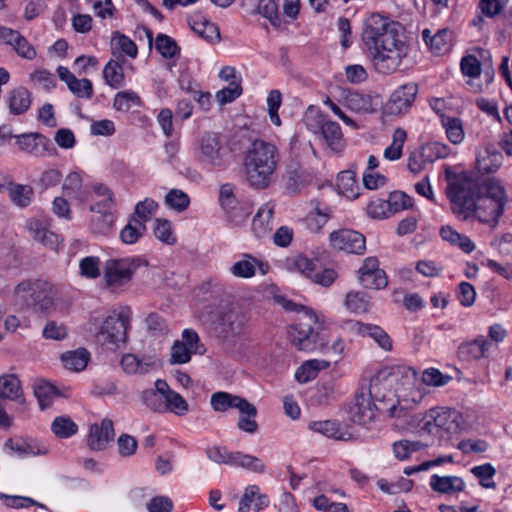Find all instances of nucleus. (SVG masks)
<instances>
[{
	"mask_svg": "<svg viewBox=\"0 0 512 512\" xmlns=\"http://www.w3.org/2000/svg\"><path fill=\"white\" fill-rule=\"evenodd\" d=\"M399 31V23L380 14H372L365 20L362 41L377 72L392 74L406 56V45L400 39Z\"/></svg>",
	"mask_w": 512,
	"mask_h": 512,
	"instance_id": "nucleus-1",
	"label": "nucleus"
},
{
	"mask_svg": "<svg viewBox=\"0 0 512 512\" xmlns=\"http://www.w3.org/2000/svg\"><path fill=\"white\" fill-rule=\"evenodd\" d=\"M279 153L275 145L263 140H255L244 156V167L249 184L257 189H265L279 162Z\"/></svg>",
	"mask_w": 512,
	"mask_h": 512,
	"instance_id": "nucleus-2",
	"label": "nucleus"
},
{
	"mask_svg": "<svg viewBox=\"0 0 512 512\" xmlns=\"http://www.w3.org/2000/svg\"><path fill=\"white\" fill-rule=\"evenodd\" d=\"M508 202V195L499 179L491 178L484 182L483 191L472 210L471 220L495 229Z\"/></svg>",
	"mask_w": 512,
	"mask_h": 512,
	"instance_id": "nucleus-3",
	"label": "nucleus"
},
{
	"mask_svg": "<svg viewBox=\"0 0 512 512\" xmlns=\"http://www.w3.org/2000/svg\"><path fill=\"white\" fill-rule=\"evenodd\" d=\"M482 191L479 182L470 174L466 172L457 174L446 189L453 214L463 221L471 220L472 210Z\"/></svg>",
	"mask_w": 512,
	"mask_h": 512,
	"instance_id": "nucleus-4",
	"label": "nucleus"
},
{
	"mask_svg": "<svg viewBox=\"0 0 512 512\" xmlns=\"http://www.w3.org/2000/svg\"><path fill=\"white\" fill-rule=\"evenodd\" d=\"M229 154L225 137L219 132H204L193 148L194 160L208 168H223L227 164Z\"/></svg>",
	"mask_w": 512,
	"mask_h": 512,
	"instance_id": "nucleus-5",
	"label": "nucleus"
},
{
	"mask_svg": "<svg viewBox=\"0 0 512 512\" xmlns=\"http://www.w3.org/2000/svg\"><path fill=\"white\" fill-rule=\"evenodd\" d=\"M141 257H123L108 259L103 266V282L112 293H119L132 281L135 272L141 266H147Z\"/></svg>",
	"mask_w": 512,
	"mask_h": 512,
	"instance_id": "nucleus-6",
	"label": "nucleus"
},
{
	"mask_svg": "<svg viewBox=\"0 0 512 512\" xmlns=\"http://www.w3.org/2000/svg\"><path fill=\"white\" fill-rule=\"evenodd\" d=\"M459 414L456 410L438 407L430 409L422 418L421 431L438 439L448 441L459 432Z\"/></svg>",
	"mask_w": 512,
	"mask_h": 512,
	"instance_id": "nucleus-7",
	"label": "nucleus"
},
{
	"mask_svg": "<svg viewBox=\"0 0 512 512\" xmlns=\"http://www.w3.org/2000/svg\"><path fill=\"white\" fill-rule=\"evenodd\" d=\"M130 316V309L128 307H121L106 317L97 334L101 345L109 350H115L123 346L127 339Z\"/></svg>",
	"mask_w": 512,
	"mask_h": 512,
	"instance_id": "nucleus-8",
	"label": "nucleus"
},
{
	"mask_svg": "<svg viewBox=\"0 0 512 512\" xmlns=\"http://www.w3.org/2000/svg\"><path fill=\"white\" fill-rule=\"evenodd\" d=\"M15 294L43 314H48L53 310L57 295L52 284L39 279L20 282L15 288Z\"/></svg>",
	"mask_w": 512,
	"mask_h": 512,
	"instance_id": "nucleus-9",
	"label": "nucleus"
},
{
	"mask_svg": "<svg viewBox=\"0 0 512 512\" xmlns=\"http://www.w3.org/2000/svg\"><path fill=\"white\" fill-rule=\"evenodd\" d=\"M305 123L309 130L316 133L319 131L327 144L333 151H339L343 148V134L340 125L337 122L327 120L323 113L313 106H309L305 113Z\"/></svg>",
	"mask_w": 512,
	"mask_h": 512,
	"instance_id": "nucleus-10",
	"label": "nucleus"
},
{
	"mask_svg": "<svg viewBox=\"0 0 512 512\" xmlns=\"http://www.w3.org/2000/svg\"><path fill=\"white\" fill-rule=\"evenodd\" d=\"M304 314L298 322L288 330L290 342L300 351L312 352L317 349L318 335L312 328V323L318 320L317 315L306 307H302Z\"/></svg>",
	"mask_w": 512,
	"mask_h": 512,
	"instance_id": "nucleus-11",
	"label": "nucleus"
},
{
	"mask_svg": "<svg viewBox=\"0 0 512 512\" xmlns=\"http://www.w3.org/2000/svg\"><path fill=\"white\" fill-rule=\"evenodd\" d=\"M246 317L237 308H223L217 312L211 323L215 335L223 340L240 336L245 328Z\"/></svg>",
	"mask_w": 512,
	"mask_h": 512,
	"instance_id": "nucleus-12",
	"label": "nucleus"
},
{
	"mask_svg": "<svg viewBox=\"0 0 512 512\" xmlns=\"http://www.w3.org/2000/svg\"><path fill=\"white\" fill-rule=\"evenodd\" d=\"M206 455L211 461L217 464L241 467L255 473H263L265 471V464L261 459L239 451L229 452L225 447H208L206 449Z\"/></svg>",
	"mask_w": 512,
	"mask_h": 512,
	"instance_id": "nucleus-13",
	"label": "nucleus"
},
{
	"mask_svg": "<svg viewBox=\"0 0 512 512\" xmlns=\"http://www.w3.org/2000/svg\"><path fill=\"white\" fill-rule=\"evenodd\" d=\"M329 244L332 249L350 254L361 255L366 250V239L358 231L352 229H339L329 235Z\"/></svg>",
	"mask_w": 512,
	"mask_h": 512,
	"instance_id": "nucleus-14",
	"label": "nucleus"
},
{
	"mask_svg": "<svg viewBox=\"0 0 512 512\" xmlns=\"http://www.w3.org/2000/svg\"><path fill=\"white\" fill-rule=\"evenodd\" d=\"M418 93V85L414 82L403 84L397 88L386 103L389 115H402L410 109Z\"/></svg>",
	"mask_w": 512,
	"mask_h": 512,
	"instance_id": "nucleus-15",
	"label": "nucleus"
},
{
	"mask_svg": "<svg viewBox=\"0 0 512 512\" xmlns=\"http://www.w3.org/2000/svg\"><path fill=\"white\" fill-rule=\"evenodd\" d=\"M358 280L367 289L380 290L387 286L388 279L384 270L379 268L376 257H367L358 270Z\"/></svg>",
	"mask_w": 512,
	"mask_h": 512,
	"instance_id": "nucleus-16",
	"label": "nucleus"
},
{
	"mask_svg": "<svg viewBox=\"0 0 512 512\" xmlns=\"http://www.w3.org/2000/svg\"><path fill=\"white\" fill-rule=\"evenodd\" d=\"M384 390L385 384L382 382L380 377H374L370 381L367 397L370 398V401L376 410L388 412L390 416H395L397 401L394 400V395L391 391Z\"/></svg>",
	"mask_w": 512,
	"mask_h": 512,
	"instance_id": "nucleus-17",
	"label": "nucleus"
},
{
	"mask_svg": "<svg viewBox=\"0 0 512 512\" xmlns=\"http://www.w3.org/2000/svg\"><path fill=\"white\" fill-rule=\"evenodd\" d=\"M155 387L164 400L163 412L169 411L177 416H184L189 411L187 401L179 393L170 389L165 380H156Z\"/></svg>",
	"mask_w": 512,
	"mask_h": 512,
	"instance_id": "nucleus-18",
	"label": "nucleus"
},
{
	"mask_svg": "<svg viewBox=\"0 0 512 512\" xmlns=\"http://www.w3.org/2000/svg\"><path fill=\"white\" fill-rule=\"evenodd\" d=\"M257 270L261 275H265L269 271V264L247 253L243 254L241 259L236 261L229 269L234 277L244 279L254 277Z\"/></svg>",
	"mask_w": 512,
	"mask_h": 512,
	"instance_id": "nucleus-19",
	"label": "nucleus"
},
{
	"mask_svg": "<svg viewBox=\"0 0 512 512\" xmlns=\"http://www.w3.org/2000/svg\"><path fill=\"white\" fill-rule=\"evenodd\" d=\"M211 406L215 411L224 412L236 408L240 412L255 413V406L245 398L227 392H215L211 395Z\"/></svg>",
	"mask_w": 512,
	"mask_h": 512,
	"instance_id": "nucleus-20",
	"label": "nucleus"
},
{
	"mask_svg": "<svg viewBox=\"0 0 512 512\" xmlns=\"http://www.w3.org/2000/svg\"><path fill=\"white\" fill-rule=\"evenodd\" d=\"M121 367L127 374H147L160 367L159 360L152 355L139 358L137 355L127 353L122 356Z\"/></svg>",
	"mask_w": 512,
	"mask_h": 512,
	"instance_id": "nucleus-21",
	"label": "nucleus"
},
{
	"mask_svg": "<svg viewBox=\"0 0 512 512\" xmlns=\"http://www.w3.org/2000/svg\"><path fill=\"white\" fill-rule=\"evenodd\" d=\"M348 330L369 336L385 351L392 349V340L390 336L379 326L372 324H364L356 320H350L345 323Z\"/></svg>",
	"mask_w": 512,
	"mask_h": 512,
	"instance_id": "nucleus-22",
	"label": "nucleus"
},
{
	"mask_svg": "<svg viewBox=\"0 0 512 512\" xmlns=\"http://www.w3.org/2000/svg\"><path fill=\"white\" fill-rule=\"evenodd\" d=\"M114 438L113 422L110 419H103L100 424L90 426L87 444L91 450H104L107 444Z\"/></svg>",
	"mask_w": 512,
	"mask_h": 512,
	"instance_id": "nucleus-23",
	"label": "nucleus"
},
{
	"mask_svg": "<svg viewBox=\"0 0 512 512\" xmlns=\"http://www.w3.org/2000/svg\"><path fill=\"white\" fill-rule=\"evenodd\" d=\"M16 143L22 152L41 157L51 146L50 140L40 133H25L15 136Z\"/></svg>",
	"mask_w": 512,
	"mask_h": 512,
	"instance_id": "nucleus-24",
	"label": "nucleus"
},
{
	"mask_svg": "<svg viewBox=\"0 0 512 512\" xmlns=\"http://www.w3.org/2000/svg\"><path fill=\"white\" fill-rule=\"evenodd\" d=\"M502 163L503 155L494 145H486L477 153L476 167L481 174L495 173Z\"/></svg>",
	"mask_w": 512,
	"mask_h": 512,
	"instance_id": "nucleus-25",
	"label": "nucleus"
},
{
	"mask_svg": "<svg viewBox=\"0 0 512 512\" xmlns=\"http://www.w3.org/2000/svg\"><path fill=\"white\" fill-rule=\"evenodd\" d=\"M309 429L313 432L322 434L328 438L339 441H349L353 438L352 433L348 428L338 421L321 420L309 423Z\"/></svg>",
	"mask_w": 512,
	"mask_h": 512,
	"instance_id": "nucleus-26",
	"label": "nucleus"
},
{
	"mask_svg": "<svg viewBox=\"0 0 512 512\" xmlns=\"http://www.w3.org/2000/svg\"><path fill=\"white\" fill-rule=\"evenodd\" d=\"M491 343L485 336H478L472 341L463 342L457 350L458 358L461 361H474L486 357Z\"/></svg>",
	"mask_w": 512,
	"mask_h": 512,
	"instance_id": "nucleus-27",
	"label": "nucleus"
},
{
	"mask_svg": "<svg viewBox=\"0 0 512 512\" xmlns=\"http://www.w3.org/2000/svg\"><path fill=\"white\" fill-rule=\"evenodd\" d=\"M269 505V498L266 494L260 493L257 485H249L239 502V512H259Z\"/></svg>",
	"mask_w": 512,
	"mask_h": 512,
	"instance_id": "nucleus-28",
	"label": "nucleus"
},
{
	"mask_svg": "<svg viewBox=\"0 0 512 512\" xmlns=\"http://www.w3.org/2000/svg\"><path fill=\"white\" fill-rule=\"evenodd\" d=\"M374 410L376 409L372 405L370 398L364 393H359L355 396L354 402L350 407V418L354 423L366 425L374 419Z\"/></svg>",
	"mask_w": 512,
	"mask_h": 512,
	"instance_id": "nucleus-29",
	"label": "nucleus"
},
{
	"mask_svg": "<svg viewBox=\"0 0 512 512\" xmlns=\"http://www.w3.org/2000/svg\"><path fill=\"white\" fill-rule=\"evenodd\" d=\"M6 103L11 114L21 115L30 108L32 95L27 88L19 86L8 92Z\"/></svg>",
	"mask_w": 512,
	"mask_h": 512,
	"instance_id": "nucleus-30",
	"label": "nucleus"
},
{
	"mask_svg": "<svg viewBox=\"0 0 512 512\" xmlns=\"http://www.w3.org/2000/svg\"><path fill=\"white\" fill-rule=\"evenodd\" d=\"M430 487L433 491L441 494H452L462 492L465 489V482L459 476L433 474L430 478Z\"/></svg>",
	"mask_w": 512,
	"mask_h": 512,
	"instance_id": "nucleus-31",
	"label": "nucleus"
},
{
	"mask_svg": "<svg viewBox=\"0 0 512 512\" xmlns=\"http://www.w3.org/2000/svg\"><path fill=\"white\" fill-rule=\"evenodd\" d=\"M125 59L122 55L110 59L103 69V78L107 85L113 89H118L124 85V70L122 67Z\"/></svg>",
	"mask_w": 512,
	"mask_h": 512,
	"instance_id": "nucleus-32",
	"label": "nucleus"
},
{
	"mask_svg": "<svg viewBox=\"0 0 512 512\" xmlns=\"http://www.w3.org/2000/svg\"><path fill=\"white\" fill-rule=\"evenodd\" d=\"M439 234L442 240L448 242L452 246L458 247L464 253L470 254L476 248V245L468 236L457 232L450 225L442 226L440 228Z\"/></svg>",
	"mask_w": 512,
	"mask_h": 512,
	"instance_id": "nucleus-33",
	"label": "nucleus"
},
{
	"mask_svg": "<svg viewBox=\"0 0 512 512\" xmlns=\"http://www.w3.org/2000/svg\"><path fill=\"white\" fill-rule=\"evenodd\" d=\"M4 445L19 457L36 456L46 454L48 452V448L46 446L39 447L35 443L27 442L21 438H10L6 440Z\"/></svg>",
	"mask_w": 512,
	"mask_h": 512,
	"instance_id": "nucleus-34",
	"label": "nucleus"
},
{
	"mask_svg": "<svg viewBox=\"0 0 512 512\" xmlns=\"http://www.w3.org/2000/svg\"><path fill=\"white\" fill-rule=\"evenodd\" d=\"M90 353L85 348H78L72 351H66L61 355V361L63 366L74 372L83 371L89 361H90Z\"/></svg>",
	"mask_w": 512,
	"mask_h": 512,
	"instance_id": "nucleus-35",
	"label": "nucleus"
},
{
	"mask_svg": "<svg viewBox=\"0 0 512 512\" xmlns=\"http://www.w3.org/2000/svg\"><path fill=\"white\" fill-rule=\"evenodd\" d=\"M284 265L287 270L298 272L304 277L311 279L316 270L317 262L303 254H297L287 257L284 261Z\"/></svg>",
	"mask_w": 512,
	"mask_h": 512,
	"instance_id": "nucleus-36",
	"label": "nucleus"
},
{
	"mask_svg": "<svg viewBox=\"0 0 512 512\" xmlns=\"http://www.w3.org/2000/svg\"><path fill=\"white\" fill-rule=\"evenodd\" d=\"M331 362L324 359H311L305 361L295 372V377L300 383H307L315 379L318 372L327 369Z\"/></svg>",
	"mask_w": 512,
	"mask_h": 512,
	"instance_id": "nucleus-37",
	"label": "nucleus"
},
{
	"mask_svg": "<svg viewBox=\"0 0 512 512\" xmlns=\"http://www.w3.org/2000/svg\"><path fill=\"white\" fill-rule=\"evenodd\" d=\"M343 102L345 107L357 113L366 114L374 111L372 98L359 92H348L344 96Z\"/></svg>",
	"mask_w": 512,
	"mask_h": 512,
	"instance_id": "nucleus-38",
	"label": "nucleus"
},
{
	"mask_svg": "<svg viewBox=\"0 0 512 512\" xmlns=\"http://www.w3.org/2000/svg\"><path fill=\"white\" fill-rule=\"evenodd\" d=\"M441 124L445 129L448 140L453 144H460L465 137L463 122L458 117L441 114Z\"/></svg>",
	"mask_w": 512,
	"mask_h": 512,
	"instance_id": "nucleus-39",
	"label": "nucleus"
},
{
	"mask_svg": "<svg viewBox=\"0 0 512 512\" xmlns=\"http://www.w3.org/2000/svg\"><path fill=\"white\" fill-rule=\"evenodd\" d=\"M52 433L59 439H67L78 432V425L67 415L54 418L51 423Z\"/></svg>",
	"mask_w": 512,
	"mask_h": 512,
	"instance_id": "nucleus-40",
	"label": "nucleus"
},
{
	"mask_svg": "<svg viewBox=\"0 0 512 512\" xmlns=\"http://www.w3.org/2000/svg\"><path fill=\"white\" fill-rule=\"evenodd\" d=\"M222 210L226 219L235 226L242 225L252 212L248 203L238 200L235 201V204H229V207H222Z\"/></svg>",
	"mask_w": 512,
	"mask_h": 512,
	"instance_id": "nucleus-41",
	"label": "nucleus"
},
{
	"mask_svg": "<svg viewBox=\"0 0 512 512\" xmlns=\"http://www.w3.org/2000/svg\"><path fill=\"white\" fill-rule=\"evenodd\" d=\"M345 307L354 314H363L369 311L371 302L367 293L351 291L345 298Z\"/></svg>",
	"mask_w": 512,
	"mask_h": 512,
	"instance_id": "nucleus-42",
	"label": "nucleus"
},
{
	"mask_svg": "<svg viewBox=\"0 0 512 512\" xmlns=\"http://www.w3.org/2000/svg\"><path fill=\"white\" fill-rule=\"evenodd\" d=\"M275 205L271 202L261 205L253 218L254 230L258 233H265L271 230V221L274 214Z\"/></svg>",
	"mask_w": 512,
	"mask_h": 512,
	"instance_id": "nucleus-43",
	"label": "nucleus"
},
{
	"mask_svg": "<svg viewBox=\"0 0 512 512\" xmlns=\"http://www.w3.org/2000/svg\"><path fill=\"white\" fill-rule=\"evenodd\" d=\"M22 395L21 383L14 374L0 376V396L9 399H18Z\"/></svg>",
	"mask_w": 512,
	"mask_h": 512,
	"instance_id": "nucleus-44",
	"label": "nucleus"
},
{
	"mask_svg": "<svg viewBox=\"0 0 512 512\" xmlns=\"http://www.w3.org/2000/svg\"><path fill=\"white\" fill-rule=\"evenodd\" d=\"M33 195V188L29 185L13 184L9 187L10 199L20 208L29 206L32 202Z\"/></svg>",
	"mask_w": 512,
	"mask_h": 512,
	"instance_id": "nucleus-45",
	"label": "nucleus"
},
{
	"mask_svg": "<svg viewBox=\"0 0 512 512\" xmlns=\"http://www.w3.org/2000/svg\"><path fill=\"white\" fill-rule=\"evenodd\" d=\"M142 101L139 95L132 90L118 92L113 101V107L120 112H127L132 107H139Z\"/></svg>",
	"mask_w": 512,
	"mask_h": 512,
	"instance_id": "nucleus-46",
	"label": "nucleus"
},
{
	"mask_svg": "<svg viewBox=\"0 0 512 512\" xmlns=\"http://www.w3.org/2000/svg\"><path fill=\"white\" fill-rule=\"evenodd\" d=\"M145 230L146 226L143 221L133 218L121 230L120 238L125 244H134L144 234Z\"/></svg>",
	"mask_w": 512,
	"mask_h": 512,
	"instance_id": "nucleus-47",
	"label": "nucleus"
},
{
	"mask_svg": "<svg viewBox=\"0 0 512 512\" xmlns=\"http://www.w3.org/2000/svg\"><path fill=\"white\" fill-rule=\"evenodd\" d=\"M453 33L449 29H441L430 37V49L436 54H443L451 47Z\"/></svg>",
	"mask_w": 512,
	"mask_h": 512,
	"instance_id": "nucleus-48",
	"label": "nucleus"
},
{
	"mask_svg": "<svg viewBox=\"0 0 512 512\" xmlns=\"http://www.w3.org/2000/svg\"><path fill=\"white\" fill-rule=\"evenodd\" d=\"M93 191L98 197H103L101 202L96 203L90 207L91 211L101 212L102 210H109L114 204V194L112 190L105 184L99 183L93 186Z\"/></svg>",
	"mask_w": 512,
	"mask_h": 512,
	"instance_id": "nucleus-49",
	"label": "nucleus"
},
{
	"mask_svg": "<svg viewBox=\"0 0 512 512\" xmlns=\"http://www.w3.org/2000/svg\"><path fill=\"white\" fill-rule=\"evenodd\" d=\"M154 235L158 240L168 245H174L177 242V238L172 230V224L168 220H155Z\"/></svg>",
	"mask_w": 512,
	"mask_h": 512,
	"instance_id": "nucleus-50",
	"label": "nucleus"
},
{
	"mask_svg": "<svg viewBox=\"0 0 512 512\" xmlns=\"http://www.w3.org/2000/svg\"><path fill=\"white\" fill-rule=\"evenodd\" d=\"M112 46L113 50L117 49L131 58H135L138 54V48L136 44L130 38L119 32H115L113 34Z\"/></svg>",
	"mask_w": 512,
	"mask_h": 512,
	"instance_id": "nucleus-51",
	"label": "nucleus"
},
{
	"mask_svg": "<svg viewBox=\"0 0 512 512\" xmlns=\"http://www.w3.org/2000/svg\"><path fill=\"white\" fill-rule=\"evenodd\" d=\"M155 48L164 58H173L179 53V47L175 40L165 34L157 35Z\"/></svg>",
	"mask_w": 512,
	"mask_h": 512,
	"instance_id": "nucleus-52",
	"label": "nucleus"
},
{
	"mask_svg": "<svg viewBox=\"0 0 512 512\" xmlns=\"http://www.w3.org/2000/svg\"><path fill=\"white\" fill-rule=\"evenodd\" d=\"M423 447L424 445L419 441L400 440L393 444V452L397 459L403 461Z\"/></svg>",
	"mask_w": 512,
	"mask_h": 512,
	"instance_id": "nucleus-53",
	"label": "nucleus"
},
{
	"mask_svg": "<svg viewBox=\"0 0 512 512\" xmlns=\"http://www.w3.org/2000/svg\"><path fill=\"white\" fill-rule=\"evenodd\" d=\"M471 473L479 479V483L482 487L495 488L496 484L492 478L494 477L496 470L490 463L473 467L471 469Z\"/></svg>",
	"mask_w": 512,
	"mask_h": 512,
	"instance_id": "nucleus-54",
	"label": "nucleus"
},
{
	"mask_svg": "<svg viewBox=\"0 0 512 512\" xmlns=\"http://www.w3.org/2000/svg\"><path fill=\"white\" fill-rule=\"evenodd\" d=\"M165 203L170 208L182 212L188 208L190 199L182 190L171 189L165 197Z\"/></svg>",
	"mask_w": 512,
	"mask_h": 512,
	"instance_id": "nucleus-55",
	"label": "nucleus"
},
{
	"mask_svg": "<svg viewBox=\"0 0 512 512\" xmlns=\"http://www.w3.org/2000/svg\"><path fill=\"white\" fill-rule=\"evenodd\" d=\"M34 394L42 409L50 406L53 398L56 396L55 388L44 381L38 382L34 386Z\"/></svg>",
	"mask_w": 512,
	"mask_h": 512,
	"instance_id": "nucleus-56",
	"label": "nucleus"
},
{
	"mask_svg": "<svg viewBox=\"0 0 512 512\" xmlns=\"http://www.w3.org/2000/svg\"><path fill=\"white\" fill-rule=\"evenodd\" d=\"M0 499L3 501L6 507L21 509L28 508L30 506H38L44 508V505L35 501L34 499L26 496H18V495H7L4 493H0Z\"/></svg>",
	"mask_w": 512,
	"mask_h": 512,
	"instance_id": "nucleus-57",
	"label": "nucleus"
},
{
	"mask_svg": "<svg viewBox=\"0 0 512 512\" xmlns=\"http://www.w3.org/2000/svg\"><path fill=\"white\" fill-rule=\"evenodd\" d=\"M257 11L264 18L268 19L273 26L281 25V18L274 0H259Z\"/></svg>",
	"mask_w": 512,
	"mask_h": 512,
	"instance_id": "nucleus-58",
	"label": "nucleus"
},
{
	"mask_svg": "<svg viewBox=\"0 0 512 512\" xmlns=\"http://www.w3.org/2000/svg\"><path fill=\"white\" fill-rule=\"evenodd\" d=\"M389 213L394 214L413 206L412 199L404 192L394 191L390 193L388 199Z\"/></svg>",
	"mask_w": 512,
	"mask_h": 512,
	"instance_id": "nucleus-59",
	"label": "nucleus"
},
{
	"mask_svg": "<svg viewBox=\"0 0 512 512\" xmlns=\"http://www.w3.org/2000/svg\"><path fill=\"white\" fill-rule=\"evenodd\" d=\"M98 215L91 220V229L96 234H106L114 223V217L107 210L97 212Z\"/></svg>",
	"mask_w": 512,
	"mask_h": 512,
	"instance_id": "nucleus-60",
	"label": "nucleus"
},
{
	"mask_svg": "<svg viewBox=\"0 0 512 512\" xmlns=\"http://www.w3.org/2000/svg\"><path fill=\"white\" fill-rule=\"evenodd\" d=\"M69 90L77 97L83 99H90L93 95L92 82L87 78H73L71 83H68Z\"/></svg>",
	"mask_w": 512,
	"mask_h": 512,
	"instance_id": "nucleus-61",
	"label": "nucleus"
},
{
	"mask_svg": "<svg viewBox=\"0 0 512 512\" xmlns=\"http://www.w3.org/2000/svg\"><path fill=\"white\" fill-rule=\"evenodd\" d=\"M99 258L96 256H87L81 259L79 263L80 273L88 279H95L100 276Z\"/></svg>",
	"mask_w": 512,
	"mask_h": 512,
	"instance_id": "nucleus-62",
	"label": "nucleus"
},
{
	"mask_svg": "<svg viewBox=\"0 0 512 512\" xmlns=\"http://www.w3.org/2000/svg\"><path fill=\"white\" fill-rule=\"evenodd\" d=\"M242 93L240 83L231 81L228 87L219 90L215 97L220 105H225L234 101Z\"/></svg>",
	"mask_w": 512,
	"mask_h": 512,
	"instance_id": "nucleus-63",
	"label": "nucleus"
},
{
	"mask_svg": "<svg viewBox=\"0 0 512 512\" xmlns=\"http://www.w3.org/2000/svg\"><path fill=\"white\" fill-rule=\"evenodd\" d=\"M194 353L191 348L181 341H175L171 347V359L172 364H184L190 361L191 354Z\"/></svg>",
	"mask_w": 512,
	"mask_h": 512,
	"instance_id": "nucleus-64",
	"label": "nucleus"
}]
</instances>
